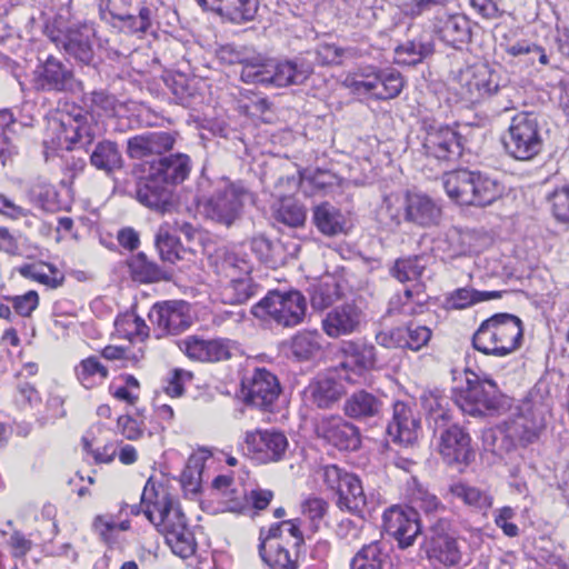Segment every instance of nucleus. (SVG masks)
<instances>
[{
  "mask_svg": "<svg viewBox=\"0 0 569 569\" xmlns=\"http://www.w3.org/2000/svg\"><path fill=\"white\" fill-rule=\"evenodd\" d=\"M383 529L397 542L400 549L411 547L418 535L421 533L422 523L417 510L408 506H391L382 515Z\"/></svg>",
  "mask_w": 569,
  "mask_h": 569,
  "instance_id": "obj_16",
  "label": "nucleus"
},
{
  "mask_svg": "<svg viewBox=\"0 0 569 569\" xmlns=\"http://www.w3.org/2000/svg\"><path fill=\"white\" fill-rule=\"evenodd\" d=\"M367 315L356 302H345L330 309L321 319L322 331L332 339L361 331Z\"/></svg>",
  "mask_w": 569,
  "mask_h": 569,
  "instance_id": "obj_18",
  "label": "nucleus"
},
{
  "mask_svg": "<svg viewBox=\"0 0 569 569\" xmlns=\"http://www.w3.org/2000/svg\"><path fill=\"white\" fill-rule=\"evenodd\" d=\"M499 48L510 58H519L527 54H537L538 61L542 66L549 64V56L546 50L528 40H512L507 34H503L499 41Z\"/></svg>",
  "mask_w": 569,
  "mask_h": 569,
  "instance_id": "obj_42",
  "label": "nucleus"
},
{
  "mask_svg": "<svg viewBox=\"0 0 569 569\" xmlns=\"http://www.w3.org/2000/svg\"><path fill=\"white\" fill-rule=\"evenodd\" d=\"M244 443L250 452L262 462H276L283 458L288 439L276 429H257L246 432Z\"/></svg>",
  "mask_w": 569,
  "mask_h": 569,
  "instance_id": "obj_21",
  "label": "nucleus"
},
{
  "mask_svg": "<svg viewBox=\"0 0 569 569\" xmlns=\"http://www.w3.org/2000/svg\"><path fill=\"white\" fill-rule=\"evenodd\" d=\"M337 496V506L341 510H347L351 513H361L367 506V497L361 481L353 473H351L350 477H347L346 483Z\"/></svg>",
  "mask_w": 569,
  "mask_h": 569,
  "instance_id": "obj_38",
  "label": "nucleus"
},
{
  "mask_svg": "<svg viewBox=\"0 0 569 569\" xmlns=\"http://www.w3.org/2000/svg\"><path fill=\"white\" fill-rule=\"evenodd\" d=\"M308 391L311 401L318 408H330L340 400L345 393L342 383L331 377H318L310 383Z\"/></svg>",
  "mask_w": 569,
  "mask_h": 569,
  "instance_id": "obj_37",
  "label": "nucleus"
},
{
  "mask_svg": "<svg viewBox=\"0 0 569 569\" xmlns=\"http://www.w3.org/2000/svg\"><path fill=\"white\" fill-rule=\"evenodd\" d=\"M312 73V66L303 59L273 60L254 58L241 68L240 79L246 83L283 88L303 83Z\"/></svg>",
  "mask_w": 569,
  "mask_h": 569,
  "instance_id": "obj_3",
  "label": "nucleus"
},
{
  "mask_svg": "<svg viewBox=\"0 0 569 569\" xmlns=\"http://www.w3.org/2000/svg\"><path fill=\"white\" fill-rule=\"evenodd\" d=\"M389 559L387 546L373 541L363 546L352 558L351 569H383Z\"/></svg>",
  "mask_w": 569,
  "mask_h": 569,
  "instance_id": "obj_39",
  "label": "nucleus"
},
{
  "mask_svg": "<svg viewBox=\"0 0 569 569\" xmlns=\"http://www.w3.org/2000/svg\"><path fill=\"white\" fill-rule=\"evenodd\" d=\"M481 100L497 93L505 92L508 88L500 86L499 74L488 64H479L472 68Z\"/></svg>",
  "mask_w": 569,
  "mask_h": 569,
  "instance_id": "obj_48",
  "label": "nucleus"
},
{
  "mask_svg": "<svg viewBox=\"0 0 569 569\" xmlns=\"http://www.w3.org/2000/svg\"><path fill=\"white\" fill-rule=\"evenodd\" d=\"M515 517L516 510L509 506L499 508L493 512L495 525L509 538L518 537L520 532L518 526L511 522Z\"/></svg>",
  "mask_w": 569,
  "mask_h": 569,
  "instance_id": "obj_64",
  "label": "nucleus"
},
{
  "mask_svg": "<svg viewBox=\"0 0 569 569\" xmlns=\"http://www.w3.org/2000/svg\"><path fill=\"white\" fill-rule=\"evenodd\" d=\"M19 273L49 288H58L64 280L63 273L53 264L43 261L23 264L18 269Z\"/></svg>",
  "mask_w": 569,
  "mask_h": 569,
  "instance_id": "obj_40",
  "label": "nucleus"
},
{
  "mask_svg": "<svg viewBox=\"0 0 569 569\" xmlns=\"http://www.w3.org/2000/svg\"><path fill=\"white\" fill-rule=\"evenodd\" d=\"M425 308L420 293L415 295L411 289H406L402 295L393 296L390 299L388 312L416 316L422 313Z\"/></svg>",
  "mask_w": 569,
  "mask_h": 569,
  "instance_id": "obj_49",
  "label": "nucleus"
},
{
  "mask_svg": "<svg viewBox=\"0 0 569 569\" xmlns=\"http://www.w3.org/2000/svg\"><path fill=\"white\" fill-rule=\"evenodd\" d=\"M316 433L339 450L355 451L361 445L358 427L339 416L321 418L316 425Z\"/></svg>",
  "mask_w": 569,
  "mask_h": 569,
  "instance_id": "obj_19",
  "label": "nucleus"
},
{
  "mask_svg": "<svg viewBox=\"0 0 569 569\" xmlns=\"http://www.w3.org/2000/svg\"><path fill=\"white\" fill-rule=\"evenodd\" d=\"M28 194L32 202L46 210H50L52 208L57 198L54 187L41 178L36 179L31 183Z\"/></svg>",
  "mask_w": 569,
  "mask_h": 569,
  "instance_id": "obj_55",
  "label": "nucleus"
},
{
  "mask_svg": "<svg viewBox=\"0 0 569 569\" xmlns=\"http://www.w3.org/2000/svg\"><path fill=\"white\" fill-rule=\"evenodd\" d=\"M156 247L163 261L174 263L182 259L181 244L178 238L169 232L168 226L160 227L156 237Z\"/></svg>",
  "mask_w": 569,
  "mask_h": 569,
  "instance_id": "obj_51",
  "label": "nucleus"
},
{
  "mask_svg": "<svg viewBox=\"0 0 569 569\" xmlns=\"http://www.w3.org/2000/svg\"><path fill=\"white\" fill-rule=\"evenodd\" d=\"M243 401L258 409L270 411L280 396L281 387L276 375L264 368H256L242 381Z\"/></svg>",
  "mask_w": 569,
  "mask_h": 569,
  "instance_id": "obj_15",
  "label": "nucleus"
},
{
  "mask_svg": "<svg viewBox=\"0 0 569 569\" xmlns=\"http://www.w3.org/2000/svg\"><path fill=\"white\" fill-rule=\"evenodd\" d=\"M455 402L473 417L500 415L509 407V399L500 395L493 380H480L472 371L466 372V387L456 391Z\"/></svg>",
  "mask_w": 569,
  "mask_h": 569,
  "instance_id": "obj_5",
  "label": "nucleus"
},
{
  "mask_svg": "<svg viewBox=\"0 0 569 569\" xmlns=\"http://www.w3.org/2000/svg\"><path fill=\"white\" fill-rule=\"evenodd\" d=\"M441 208L430 197L422 193H407L405 219L420 227L435 226L440 221Z\"/></svg>",
  "mask_w": 569,
  "mask_h": 569,
  "instance_id": "obj_28",
  "label": "nucleus"
},
{
  "mask_svg": "<svg viewBox=\"0 0 569 569\" xmlns=\"http://www.w3.org/2000/svg\"><path fill=\"white\" fill-rule=\"evenodd\" d=\"M440 39L447 44L459 49L471 39V23L463 14H451L438 30Z\"/></svg>",
  "mask_w": 569,
  "mask_h": 569,
  "instance_id": "obj_36",
  "label": "nucleus"
},
{
  "mask_svg": "<svg viewBox=\"0 0 569 569\" xmlns=\"http://www.w3.org/2000/svg\"><path fill=\"white\" fill-rule=\"evenodd\" d=\"M411 502L412 506L410 508L416 509L418 516L419 512L425 513V516L430 519V525L437 519L442 518L441 513L446 510L436 495L422 489H418L413 493Z\"/></svg>",
  "mask_w": 569,
  "mask_h": 569,
  "instance_id": "obj_50",
  "label": "nucleus"
},
{
  "mask_svg": "<svg viewBox=\"0 0 569 569\" xmlns=\"http://www.w3.org/2000/svg\"><path fill=\"white\" fill-rule=\"evenodd\" d=\"M114 326L117 331L130 341H143L149 336V327L142 318L134 313L119 316Z\"/></svg>",
  "mask_w": 569,
  "mask_h": 569,
  "instance_id": "obj_47",
  "label": "nucleus"
},
{
  "mask_svg": "<svg viewBox=\"0 0 569 569\" xmlns=\"http://www.w3.org/2000/svg\"><path fill=\"white\" fill-rule=\"evenodd\" d=\"M401 73L396 69L375 70L361 72L355 78L350 88L358 94H370L379 100L393 99L403 88Z\"/></svg>",
  "mask_w": 569,
  "mask_h": 569,
  "instance_id": "obj_14",
  "label": "nucleus"
},
{
  "mask_svg": "<svg viewBox=\"0 0 569 569\" xmlns=\"http://www.w3.org/2000/svg\"><path fill=\"white\" fill-rule=\"evenodd\" d=\"M132 0H108L107 10L112 19H118L126 23L131 32H146L151 26L152 12L148 7L139 9L138 14L129 11Z\"/></svg>",
  "mask_w": 569,
  "mask_h": 569,
  "instance_id": "obj_30",
  "label": "nucleus"
},
{
  "mask_svg": "<svg viewBox=\"0 0 569 569\" xmlns=\"http://www.w3.org/2000/svg\"><path fill=\"white\" fill-rule=\"evenodd\" d=\"M149 320L157 338L180 335L192 325L190 305L183 300H167L154 303Z\"/></svg>",
  "mask_w": 569,
  "mask_h": 569,
  "instance_id": "obj_11",
  "label": "nucleus"
},
{
  "mask_svg": "<svg viewBox=\"0 0 569 569\" xmlns=\"http://www.w3.org/2000/svg\"><path fill=\"white\" fill-rule=\"evenodd\" d=\"M321 336L318 331L298 332L290 342V349L298 360H308L321 349Z\"/></svg>",
  "mask_w": 569,
  "mask_h": 569,
  "instance_id": "obj_46",
  "label": "nucleus"
},
{
  "mask_svg": "<svg viewBox=\"0 0 569 569\" xmlns=\"http://www.w3.org/2000/svg\"><path fill=\"white\" fill-rule=\"evenodd\" d=\"M449 521L439 518L428 528L425 547L428 559L437 565L453 567L462 561L458 540L448 532Z\"/></svg>",
  "mask_w": 569,
  "mask_h": 569,
  "instance_id": "obj_13",
  "label": "nucleus"
},
{
  "mask_svg": "<svg viewBox=\"0 0 569 569\" xmlns=\"http://www.w3.org/2000/svg\"><path fill=\"white\" fill-rule=\"evenodd\" d=\"M274 219L284 226L297 228L305 223L306 210L298 202L287 199L277 209Z\"/></svg>",
  "mask_w": 569,
  "mask_h": 569,
  "instance_id": "obj_53",
  "label": "nucleus"
},
{
  "mask_svg": "<svg viewBox=\"0 0 569 569\" xmlns=\"http://www.w3.org/2000/svg\"><path fill=\"white\" fill-rule=\"evenodd\" d=\"M312 221L325 236L336 237L347 232V219L342 212L329 202L313 208Z\"/></svg>",
  "mask_w": 569,
  "mask_h": 569,
  "instance_id": "obj_34",
  "label": "nucleus"
},
{
  "mask_svg": "<svg viewBox=\"0 0 569 569\" xmlns=\"http://www.w3.org/2000/svg\"><path fill=\"white\" fill-rule=\"evenodd\" d=\"M129 268L132 278L142 283L159 282L169 279L167 272L157 263L150 261L142 252L131 258Z\"/></svg>",
  "mask_w": 569,
  "mask_h": 569,
  "instance_id": "obj_41",
  "label": "nucleus"
},
{
  "mask_svg": "<svg viewBox=\"0 0 569 569\" xmlns=\"http://www.w3.org/2000/svg\"><path fill=\"white\" fill-rule=\"evenodd\" d=\"M253 196L241 181L222 178L203 206L208 219L231 227L242 214L244 203Z\"/></svg>",
  "mask_w": 569,
  "mask_h": 569,
  "instance_id": "obj_8",
  "label": "nucleus"
},
{
  "mask_svg": "<svg viewBox=\"0 0 569 569\" xmlns=\"http://www.w3.org/2000/svg\"><path fill=\"white\" fill-rule=\"evenodd\" d=\"M204 11L218 14L234 24L252 21L258 11V0H196Z\"/></svg>",
  "mask_w": 569,
  "mask_h": 569,
  "instance_id": "obj_26",
  "label": "nucleus"
},
{
  "mask_svg": "<svg viewBox=\"0 0 569 569\" xmlns=\"http://www.w3.org/2000/svg\"><path fill=\"white\" fill-rule=\"evenodd\" d=\"M136 199L159 213L171 212L176 207L174 190L151 171L137 182Z\"/></svg>",
  "mask_w": 569,
  "mask_h": 569,
  "instance_id": "obj_20",
  "label": "nucleus"
},
{
  "mask_svg": "<svg viewBox=\"0 0 569 569\" xmlns=\"http://www.w3.org/2000/svg\"><path fill=\"white\" fill-rule=\"evenodd\" d=\"M345 351L351 355L355 363L361 369H371L376 365V348L372 345L349 342Z\"/></svg>",
  "mask_w": 569,
  "mask_h": 569,
  "instance_id": "obj_61",
  "label": "nucleus"
},
{
  "mask_svg": "<svg viewBox=\"0 0 569 569\" xmlns=\"http://www.w3.org/2000/svg\"><path fill=\"white\" fill-rule=\"evenodd\" d=\"M92 530L97 533L102 542L112 546L118 541L116 516L98 515L92 521Z\"/></svg>",
  "mask_w": 569,
  "mask_h": 569,
  "instance_id": "obj_59",
  "label": "nucleus"
},
{
  "mask_svg": "<svg viewBox=\"0 0 569 569\" xmlns=\"http://www.w3.org/2000/svg\"><path fill=\"white\" fill-rule=\"evenodd\" d=\"M177 134L168 131H146L127 140V154L130 159L143 160L162 156L173 149Z\"/></svg>",
  "mask_w": 569,
  "mask_h": 569,
  "instance_id": "obj_23",
  "label": "nucleus"
},
{
  "mask_svg": "<svg viewBox=\"0 0 569 569\" xmlns=\"http://www.w3.org/2000/svg\"><path fill=\"white\" fill-rule=\"evenodd\" d=\"M522 321L511 313H496L483 320L472 336L476 350L495 357H506L521 346Z\"/></svg>",
  "mask_w": 569,
  "mask_h": 569,
  "instance_id": "obj_2",
  "label": "nucleus"
},
{
  "mask_svg": "<svg viewBox=\"0 0 569 569\" xmlns=\"http://www.w3.org/2000/svg\"><path fill=\"white\" fill-rule=\"evenodd\" d=\"M250 249L257 259L270 269H278L288 261L289 253L284 243L270 240L263 234H257L250 239Z\"/></svg>",
  "mask_w": 569,
  "mask_h": 569,
  "instance_id": "obj_31",
  "label": "nucleus"
},
{
  "mask_svg": "<svg viewBox=\"0 0 569 569\" xmlns=\"http://www.w3.org/2000/svg\"><path fill=\"white\" fill-rule=\"evenodd\" d=\"M69 128L70 127V122H69V117L67 118V120H53L51 123H50V131H52V133H56L54 137H52V139L50 141L48 140H44V144L48 147V148H51L52 150H71L73 149V147L76 146L74 144V141H69L67 140V136L69 137L70 136V132H69Z\"/></svg>",
  "mask_w": 569,
  "mask_h": 569,
  "instance_id": "obj_62",
  "label": "nucleus"
},
{
  "mask_svg": "<svg viewBox=\"0 0 569 569\" xmlns=\"http://www.w3.org/2000/svg\"><path fill=\"white\" fill-rule=\"evenodd\" d=\"M547 199L553 218L569 226V184L556 188Z\"/></svg>",
  "mask_w": 569,
  "mask_h": 569,
  "instance_id": "obj_56",
  "label": "nucleus"
},
{
  "mask_svg": "<svg viewBox=\"0 0 569 569\" xmlns=\"http://www.w3.org/2000/svg\"><path fill=\"white\" fill-rule=\"evenodd\" d=\"M328 508V502L318 497H310L302 502V515L310 520V525L313 531L319 529L320 523L323 521L325 516L327 515Z\"/></svg>",
  "mask_w": 569,
  "mask_h": 569,
  "instance_id": "obj_60",
  "label": "nucleus"
},
{
  "mask_svg": "<svg viewBox=\"0 0 569 569\" xmlns=\"http://www.w3.org/2000/svg\"><path fill=\"white\" fill-rule=\"evenodd\" d=\"M192 169V161L187 153L177 152L160 157L150 166V171L170 186H176L188 179Z\"/></svg>",
  "mask_w": 569,
  "mask_h": 569,
  "instance_id": "obj_27",
  "label": "nucleus"
},
{
  "mask_svg": "<svg viewBox=\"0 0 569 569\" xmlns=\"http://www.w3.org/2000/svg\"><path fill=\"white\" fill-rule=\"evenodd\" d=\"M154 496L156 500L147 506L144 516L164 536L174 555L183 559L192 556L197 542L178 501L167 490L154 492Z\"/></svg>",
  "mask_w": 569,
  "mask_h": 569,
  "instance_id": "obj_1",
  "label": "nucleus"
},
{
  "mask_svg": "<svg viewBox=\"0 0 569 569\" xmlns=\"http://www.w3.org/2000/svg\"><path fill=\"white\" fill-rule=\"evenodd\" d=\"M421 260L418 256L398 259L391 269V274L400 282L416 281L425 270Z\"/></svg>",
  "mask_w": 569,
  "mask_h": 569,
  "instance_id": "obj_54",
  "label": "nucleus"
},
{
  "mask_svg": "<svg viewBox=\"0 0 569 569\" xmlns=\"http://www.w3.org/2000/svg\"><path fill=\"white\" fill-rule=\"evenodd\" d=\"M439 453L449 466H467L470 461V436L458 425L445 428L440 433Z\"/></svg>",
  "mask_w": 569,
  "mask_h": 569,
  "instance_id": "obj_25",
  "label": "nucleus"
},
{
  "mask_svg": "<svg viewBox=\"0 0 569 569\" xmlns=\"http://www.w3.org/2000/svg\"><path fill=\"white\" fill-rule=\"evenodd\" d=\"M33 73L36 88L41 91L73 93L82 89L72 69L53 56H48Z\"/></svg>",
  "mask_w": 569,
  "mask_h": 569,
  "instance_id": "obj_17",
  "label": "nucleus"
},
{
  "mask_svg": "<svg viewBox=\"0 0 569 569\" xmlns=\"http://www.w3.org/2000/svg\"><path fill=\"white\" fill-rule=\"evenodd\" d=\"M57 48L80 63L90 64L94 57L96 29L91 23H81L67 29H52L48 33Z\"/></svg>",
  "mask_w": 569,
  "mask_h": 569,
  "instance_id": "obj_12",
  "label": "nucleus"
},
{
  "mask_svg": "<svg viewBox=\"0 0 569 569\" xmlns=\"http://www.w3.org/2000/svg\"><path fill=\"white\" fill-rule=\"evenodd\" d=\"M203 467L204 462L202 457L197 455H191L189 457L187 465L180 476V482L184 490L192 493L199 491Z\"/></svg>",
  "mask_w": 569,
  "mask_h": 569,
  "instance_id": "obj_52",
  "label": "nucleus"
},
{
  "mask_svg": "<svg viewBox=\"0 0 569 569\" xmlns=\"http://www.w3.org/2000/svg\"><path fill=\"white\" fill-rule=\"evenodd\" d=\"M382 407L383 402L379 397L366 390H358L346 399L343 412L351 419L365 421L379 418Z\"/></svg>",
  "mask_w": 569,
  "mask_h": 569,
  "instance_id": "obj_29",
  "label": "nucleus"
},
{
  "mask_svg": "<svg viewBox=\"0 0 569 569\" xmlns=\"http://www.w3.org/2000/svg\"><path fill=\"white\" fill-rule=\"evenodd\" d=\"M545 427V410L525 403L503 422V432L511 446L526 447L538 440Z\"/></svg>",
  "mask_w": 569,
  "mask_h": 569,
  "instance_id": "obj_10",
  "label": "nucleus"
},
{
  "mask_svg": "<svg viewBox=\"0 0 569 569\" xmlns=\"http://www.w3.org/2000/svg\"><path fill=\"white\" fill-rule=\"evenodd\" d=\"M262 287L252 277L243 276L228 280L220 288V299L226 305H243L259 295Z\"/></svg>",
  "mask_w": 569,
  "mask_h": 569,
  "instance_id": "obj_33",
  "label": "nucleus"
},
{
  "mask_svg": "<svg viewBox=\"0 0 569 569\" xmlns=\"http://www.w3.org/2000/svg\"><path fill=\"white\" fill-rule=\"evenodd\" d=\"M179 348L192 360L218 362L231 358L232 346L228 339H202L189 336L179 342Z\"/></svg>",
  "mask_w": 569,
  "mask_h": 569,
  "instance_id": "obj_24",
  "label": "nucleus"
},
{
  "mask_svg": "<svg viewBox=\"0 0 569 569\" xmlns=\"http://www.w3.org/2000/svg\"><path fill=\"white\" fill-rule=\"evenodd\" d=\"M259 553L271 569H298L297 556H291L289 550L278 542H269V549L267 542H262Z\"/></svg>",
  "mask_w": 569,
  "mask_h": 569,
  "instance_id": "obj_43",
  "label": "nucleus"
},
{
  "mask_svg": "<svg viewBox=\"0 0 569 569\" xmlns=\"http://www.w3.org/2000/svg\"><path fill=\"white\" fill-rule=\"evenodd\" d=\"M212 267L214 272L227 281L249 276L252 271V264L247 258L224 248L216 251Z\"/></svg>",
  "mask_w": 569,
  "mask_h": 569,
  "instance_id": "obj_32",
  "label": "nucleus"
},
{
  "mask_svg": "<svg viewBox=\"0 0 569 569\" xmlns=\"http://www.w3.org/2000/svg\"><path fill=\"white\" fill-rule=\"evenodd\" d=\"M339 297L338 286L335 282H322L315 288L311 296L312 307L325 309L331 306Z\"/></svg>",
  "mask_w": 569,
  "mask_h": 569,
  "instance_id": "obj_63",
  "label": "nucleus"
},
{
  "mask_svg": "<svg viewBox=\"0 0 569 569\" xmlns=\"http://www.w3.org/2000/svg\"><path fill=\"white\" fill-rule=\"evenodd\" d=\"M505 151L519 161H530L542 150L543 138L538 117L532 112H519L511 118L502 136Z\"/></svg>",
  "mask_w": 569,
  "mask_h": 569,
  "instance_id": "obj_7",
  "label": "nucleus"
},
{
  "mask_svg": "<svg viewBox=\"0 0 569 569\" xmlns=\"http://www.w3.org/2000/svg\"><path fill=\"white\" fill-rule=\"evenodd\" d=\"M420 431V418L415 410L403 401H396L392 418L387 426L388 437L395 443L409 447L417 442Z\"/></svg>",
  "mask_w": 569,
  "mask_h": 569,
  "instance_id": "obj_22",
  "label": "nucleus"
},
{
  "mask_svg": "<svg viewBox=\"0 0 569 569\" xmlns=\"http://www.w3.org/2000/svg\"><path fill=\"white\" fill-rule=\"evenodd\" d=\"M306 312L307 300L298 290H269L251 308V313L257 319L282 328H293L300 325Z\"/></svg>",
  "mask_w": 569,
  "mask_h": 569,
  "instance_id": "obj_6",
  "label": "nucleus"
},
{
  "mask_svg": "<svg viewBox=\"0 0 569 569\" xmlns=\"http://www.w3.org/2000/svg\"><path fill=\"white\" fill-rule=\"evenodd\" d=\"M90 164L106 174L121 169L123 158L117 142L106 139L94 144L90 153Z\"/></svg>",
  "mask_w": 569,
  "mask_h": 569,
  "instance_id": "obj_35",
  "label": "nucleus"
},
{
  "mask_svg": "<svg viewBox=\"0 0 569 569\" xmlns=\"http://www.w3.org/2000/svg\"><path fill=\"white\" fill-rule=\"evenodd\" d=\"M318 479L322 481L326 488L338 495L351 473L337 465H325L317 470Z\"/></svg>",
  "mask_w": 569,
  "mask_h": 569,
  "instance_id": "obj_57",
  "label": "nucleus"
},
{
  "mask_svg": "<svg viewBox=\"0 0 569 569\" xmlns=\"http://www.w3.org/2000/svg\"><path fill=\"white\" fill-rule=\"evenodd\" d=\"M450 492L467 506L478 510H487L492 506V497L488 492L465 482L450 486Z\"/></svg>",
  "mask_w": 569,
  "mask_h": 569,
  "instance_id": "obj_45",
  "label": "nucleus"
},
{
  "mask_svg": "<svg viewBox=\"0 0 569 569\" xmlns=\"http://www.w3.org/2000/svg\"><path fill=\"white\" fill-rule=\"evenodd\" d=\"M442 181L448 197L463 206L486 207L503 193V187L497 180L478 171H450L443 176Z\"/></svg>",
  "mask_w": 569,
  "mask_h": 569,
  "instance_id": "obj_4",
  "label": "nucleus"
},
{
  "mask_svg": "<svg viewBox=\"0 0 569 569\" xmlns=\"http://www.w3.org/2000/svg\"><path fill=\"white\" fill-rule=\"evenodd\" d=\"M84 117L82 114L76 116L73 119L69 118L70 136H67V140L74 141V144L79 143L81 147L91 144L94 140L96 133L91 124L83 122Z\"/></svg>",
  "mask_w": 569,
  "mask_h": 569,
  "instance_id": "obj_58",
  "label": "nucleus"
},
{
  "mask_svg": "<svg viewBox=\"0 0 569 569\" xmlns=\"http://www.w3.org/2000/svg\"><path fill=\"white\" fill-rule=\"evenodd\" d=\"M422 150L427 158L439 164H455L463 152V139L449 126L429 124L425 128Z\"/></svg>",
  "mask_w": 569,
  "mask_h": 569,
  "instance_id": "obj_9",
  "label": "nucleus"
},
{
  "mask_svg": "<svg viewBox=\"0 0 569 569\" xmlns=\"http://www.w3.org/2000/svg\"><path fill=\"white\" fill-rule=\"evenodd\" d=\"M74 370L78 380L87 389L102 383L108 377V369L93 356L83 359Z\"/></svg>",
  "mask_w": 569,
  "mask_h": 569,
  "instance_id": "obj_44",
  "label": "nucleus"
}]
</instances>
